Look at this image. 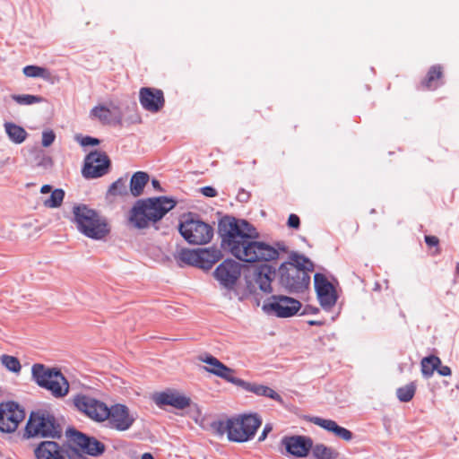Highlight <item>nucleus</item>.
<instances>
[{"label":"nucleus","mask_w":459,"mask_h":459,"mask_svg":"<svg viewBox=\"0 0 459 459\" xmlns=\"http://www.w3.org/2000/svg\"><path fill=\"white\" fill-rule=\"evenodd\" d=\"M437 371L440 376L444 377H447L452 374L451 368L448 366H442L441 364L438 368H437Z\"/></svg>","instance_id":"obj_47"},{"label":"nucleus","mask_w":459,"mask_h":459,"mask_svg":"<svg viewBox=\"0 0 459 459\" xmlns=\"http://www.w3.org/2000/svg\"><path fill=\"white\" fill-rule=\"evenodd\" d=\"M91 116L103 125H111L121 120V111L117 106L111 108L97 106L91 109Z\"/></svg>","instance_id":"obj_21"},{"label":"nucleus","mask_w":459,"mask_h":459,"mask_svg":"<svg viewBox=\"0 0 459 459\" xmlns=\"http://www.w3.org/2000/svg\"><path fill=\"white\" fill-rule=\"evenodd\" d=\"M244 390L254 393L256 395L271 398L281 404L283 403L281 396L269 386L247 382V385H245Z\"/></svg>","instance_id":"obj_25"},{"label":"nucleus","mask_w":459,"mask_h":459,"mask_svg":"<svg viewBox=\"0 0 459 459\" xmlns=\"http://www.w3.org/2000/svg\"><path fill=\"white\" fill-rule=\"evenodd\" d=\"M182 237L192 245H204L213 237V229L209 224L195 219L186 220L179 224Z\"/></svg>","instance_id":"obj_7"},{"label":"nucleus","mask_w":459,"mask_h":459,"mask_svg":"<svg viewBox=\"0 0 459 459\" xmlns=\"http://www.w3.org/2000/svg\"><path fill=\"white\" fill-rule=\"evenodd\" d=\"M51 190H52V187L49 185H44L40 188V192L42 194H48V193L51 192Z\"/></svg>","instance_id":"obj_48"},{"label":"nucleus","mask_w":459,"mask_h":459,"mask_svg":"<svg viewBox=\"0 0 459 459\" xmlns=\"http://www.w3.org/2000/svg\"><path fill=\"white\" fill-rule=\"evenodd\" d=\"M126 194V185L123 178H118L113 182L108 190V195L112 196L123 195Z\"/></svg>","instance_id":"obj_38"},{"label":"nucleus","mask_w":459,"mask_h":459,"mask_svg":"<svg viewBox=\"0 0 459 459\" xmlns=\"http://www.w3.org/2000/svg\"><path fill=\"white\" fill-rule=\"evenodd\" d=\"M109 415L106 420L108 426L117 431H126L131 428L134 422V418L130 414L129 409L120 403H117L108 408Z\"/></svg>","instance_id":"obj_15"},{"label":"nucleus","mask_w":459,"mask_h":459,"mask_svg":"<svg viewBox=\"0 0 459 459\" xmlns=\"http://www.w3.org/2000/svg\"><path fill=\"white\" fill-rule=\"evenodd\" d=\"M241 273V265L232 259H226L214 271V277L226 288H232Z\"/></svg>","instance_id":"obj_17"},{"label":"nucleus","mask_w":459,"mask_h":459,"mask_svg":"<svg viewBox=\"0 0 459 459\" xmlns=\"http://www.w3.org/2000/svg\"><path fill=\"white\" fill-rule=\"evenodd\" d=\"M273 273L270 266H264L258 270L254 276V281L260 290L264 293H271L273 291L272 281Z\"/></svg>","instance_id":"obj_23"},{"label":"nucleus","mask_w":459,"mask_h":459,"mask_svg":"<svg viewBox=\"0 0 459 459\" xmlns=\"http://www.w3.org/2000/svg\"><path fill=\"white\" fill-rule=\"evenodd\" d=\"M2 365L10 372L14 374H20L22 370V365L18 358L4 354L0 357Z\"/></svg>","instance_id":"obj_33"},{"label":"nucleus","mask_w":459,"mask_h":459,"mask_svg":"<svg viewBox=\"0 0 459 459\" xmlns=\"http://www.w3.org/2000/svg\"><path fill=\"white\" fill-rule=\"evenodd\" d=\"M201 193L207 197H214L217 195V190L212 186H204L201 188Z\"/></svg>","instance_id":"obj_45"},{"label":"nucleus","mask_w":459,"mask_h":459,"mask_svg":"<svg viewBox=\"0 0 459 459\" xmlns=\"http://www.w3.org/2000/svg\"><path fill=\"white\" fill-rule=\"evenodd\" d=\"M177 202L167 196L138 200L130 210L128 221L136 229H145L151 222H157L172 210Z\"/></svg>","instance_id":"obj_2"},{"label":"nucleus","mask_w":459,"mask_h":459,"mask_svg":"<svg viewBox=\"0 0 459 459\" xmlns=\"http://www.w3.org/2000/svg\"><path fill=\"white\" fill-rule=\"evenodd\" d=\"M440 364L441 359L437 356L430 355L423 358L420 361V368L423 377L426 378L431 377Z\"/></svg>","instance_id":"obj_28"},{"label":"nucleus","mask_w":459,"mask_h":459,"mask_svg":"<svg viewBox=\"0 0 459 459\" xmlns=\"http://www.w3.org/2000/svg\"><path fill=\"white\" fill-rule=\"evenodd\" d=\"M87 446H84L83 451L91 455H100L105 450L103 443L100 442L96 438L89 437V442H86Z\"/></svg>","instance_id":"obj_37"},{"label":"nucleus","mask_w":459,"mask_h":459,"mask_svg":"<svg viewBox=\"0 0 459 459\" xmlns=\"http://www.w3.org/2000/svg\"><path fill=\"white\" fill-rule=\"evenodd\" d=\"M64 197L65 192L63 189H55L52 191L50 196L43 202V204L46 207L56 208L62 204Z\"/></svg>","instance_id":"obj_36"},{"label":"nucleus","mask_w":459,"mask_h":459,"mask_svg":"<svg viewBox=\"0 0 459 459\" xmlns=\"http://www.w3.org/2000/svg\"><path fill=\"white\" fill-rule=\"evenodd\" d=\"M70 439L73 443L80 446L82 450L84 446H87L86 442H89V437L76 430L71 433Z\"/></svg>","instance_id":"obj_40"},{"label":"nucleus","mask_w":459,"mask_h":459,"mask_svg":"<svg viewBox=\"0 0 459 459\" xmlns=\"http://www.w3.org/2000/svg\"><path fill=\"white\" fill-rule=\"evenodd\" d=\"M142 459H154V458L150 453H144L142 455Z\"/></svg>","instance_id":"obj_50"},{"label":"nucleus","mask_w":459,"mask_h":459,"mask_svg":"<svg viewBox=\"0 0 459 459\" xmlns=\"http://www.w3.org/2000/svg\"><path fill=\"white\" fill-rule=\"evenodd\" d=\"M56 135L52 130L44 131L42 134V145L44 147L50 146L55 141Z\"/></svg>","instance_id":"obj_42"},{"label":"nucleus","mask_w":459,"mask_h":459,"mask_svg":"<svg viewBox=\"0 0 459 459\" xmlns=\"http://www.w3.org/2000/svg\"><path fill=\"white\" fill-rule=\"evenodd\" d=\"M139 100L142 107L152 113L160 111L165 104L163 91L160 89L149 87L141 88Z\"/></svg>","instance_id":"obj_18"},{"label":"nucleus","mask_w":459,"mask_h":459,"mask_svg":"<svg viewBox=\"0 0 459 459\" xmlns=\"http://www.w3.org/2000/svg\"><path fill=\"white\" fill-rule=\"evenodd\" d=\"M24 418V410L17 403L10 401L0 403V431L14 432Z\"/></svg>","instance_id":"obj_11"},{"label":"nucleus","mask_w":459,"mask_h":459,"mask_svg":"<svg viewBox=\"0 0 459 459\" xmlns=\"http://www.w3.org/2000/svg\"><path fill=\"white\" fill-rule=\"evenodd\" d=\"M287 225L290 228L299 229L300 225L299 217L297 214H290L288 218Z\"/></svg>","instance_id":"obj_43"},{"label":"nucleus","mask_w":459,"mask_h":459,"mask_svg":"<svg viewBox=\"0 0 459 459\" xmlns=\"http://www.w3.org/2000/svg\"><path fill=\"white\" fill-rule=\"evenodd\" d=\"M301 303L293 298L283 295H273L264 304V310L278 317H290L298 313Z\"/></svg>","instance_id":"obj_9"},{"label":"nucleus","mask_w":459,"mask_h":459,"mask_svg":"<svg viewBox=\"0 0 459 459\" xmlns=\"http://www.w3.org/2000/svg\"><path fill=\"white\" fill-rule=\"evenodd\" d=\"M74 215L78 230L92 239H102L110 232L106 218L85 204L74 207Z\"/></svg>","instance_id":"obj_4"},{"label":"nucleus","mask_w":459,"mask_h":459,"mask_svg":"<svg viewBox=\"0 0 459 459\" xmlns=\"http://www.w3.org/2000/svg\"><path fill=\"white\" fill-rule=\"evenodd\" d=\"M281 283L290 292L306 290L310 282V275L297 267H287L281 272Z\"/></svg>","instance_id":"obj_13"},{"label":"nucleus","mask_w":459,"mask_h":459,"mask_svg":"<svg viewBox=\"0 0 459 459\" xmlns=\"http://www.w3.org/2000/svg\"><path fill=\"white\" fill-rule=\"evenodd\" d=\"M312 455L316 459H337L339 453L333 447L324 444H313Z\"/></svg>","instance_id":"obj_29"},{"label":"nucleus","mask_w":459,"mask_h":459,"mask_svg":"<svg viewBox=\"0 0 459 459\" xmlns=\"http://www.w3.org/2000/svg\"><path fill=\"white\" fill-rule=\"evenodd\" d=\"M417 385L414 382L409 383L404 386H401L396 390V396L402 403H408L412 400L415 395Z\"/></svg>","instance_id":"obj_32"},{"label":"nucleus","mask_w":459,"mask_h":459,"mask_svg":"<svg viewBox=\"0 0 459 459\" xmlns=\"http://www.w3.org/2000/svg\"><path fill=\"white\" fill-rule=\"evenodd\" d=\"M152 184L155 189H157L159 191H162L160 182L157 179H152Z\"/></svg>","instance_id":"obj_49"},{"label":"nucleus","mask_w":459,"mask_h":459,"mask_svg":"<svg viewBox=\"0 0 459 459\" xmlns=\"http://www.w3.org/2000/svg\"><path fill=\"white\" fill-rule=\"evenodd\" d=\"M34 454L37 459H83V455L77 450H74L71 454L57 442L55 441H42L34 449Z\"/></svg>","instance_id":"obj_12"},{"label":"nucleus","mask_w":459,"mask_h":459,"mask_svg":"<svg viewBox=\"0 0 459 459\" xmlns=\"http://www.w3.org/2000/svg\"><path fill=\"white\" fill-rule=\"evenodd\" d=\"M308 324L311 325H321L320 322L314 321V320L309 321Z\"/></svg>","instance_id":"obj_51"},{"label":"nucleus","mask_w":459,"mask_h":459,"mask_svg":"<svg viewBox=\"0 0 459 459\" xmlns=\"http://www.w3.org/2000/svg\"><path fill=\"white\" fill-rule=\"evenodd\" d=\"M220 252L216 250L211 252L208 250L195 251L183 249L179 253L180 260L188 264H195L204 260L209 261L211 264H214L220 259Z\"/></svg>","instance_id":"obj_20"},{"label":"nucleus","mask_w":459,"mask_h":459,"mask_svg":"<svg viewBox=\"0 0 459 459\" xmlns=\"http://www.w3.org/2000/svg\"><path fill=\"white\" fill-rule=\"evenodd\" d=\"M31 378L56 399H63L69 394L70 384L58 368L35 363L31 366Z\"/></svg>","instance_id":"obj_3"},{"label":"nucleus","mask_w":459,"mask_h":459,"mask_svg":"<svg viewBox=\"0 0 459 459\" xmlns=\"http://www.w3.org/2000/svg\"><path fill=\"white\" fill-rule=\"evenodd\" d=\"M153 401L160 408L165 405H169L178 410H184L191 404V399L188 396L176 390H167L158 393L153 395Z\"/></svg>","instance_id":"obj_19"},{"label":"nucleus","mask_w":459,"mask_h":459,"mask_svg":"<svg viewBox=\"0 0 459 459\" xmlns=\"http://www.w3.org/2000/svg\"><path fill=\"white\" fill-rule=\"evenodd\" d=\"M200 359L209 366L205 367L204 369L211 374L218 377L221 369L225 370V365L212 355H205L204 357H201Z\"/></svg>","instance_id":"obj_31"},{"label":"nucleus","mask_w":459,"mask_h":459,"mask_svg":"<svg viewBox=\"0 0 459 459\" xmlns=\"http://www.w3.org/2000/svg\"><path fill=\"white\" fill-rule=\"evenodd\" d=\"M425 242L429 247H436L435 255L440 254L439 239L436 236H425Z\"/></svg>","instance_id":"obj_41"},{"label":"nucleus","mask_w":459,"mask_h":459,"mask_svg":"<svg viewBox=\"0 0 459 459\" xmlns=\"http://www.w3.org/2000/svg\"><path fill=\"white\" fill-rule=\"evenodd\" d=\"M261 425L262 419L256 413L244 414L220 423V427L227 432L229 440L238 443L252 439Z\"/></svg>","instance_id":"obj_5"},{"label":"nucleus","mask_w":459,"mask_h":459,"mask_svg":"<svg viewBox=\"0 0 459 459\" xmlns=\"http://www.w3.org/2000/svg\"><path fill=\"white\" fill-rule=\"evenodd\" d=\"M315 289L320 305L324 308H331L337 301V294L333 285L321 273L314 276Z\"/></svg>","instance_id":"obj_16"},{"label":"nucleus","mask_w":459,"mask_h":459,"mask_svg":"<svg viewBox=\"0 0 459 459\" xmlns=\"http://www.w3.org/2000/svg\"><path fill=\"white\" fill-rule=\"evenodd\" d=\"M273 430V428L270 424H266L264 427V429L261 433V435L259 436L258 437V441L259 442H262L264 440H265V438L267 437L268 434Z\"/></svg>","instance_id":"obj_46"},{"label":"nucleus","mask_w":459,"mask_h":459,"mask_svg":"<svg viewBox=\"0 0 459 459\" xmlns=\"http://www.w3.org/2000/svg\"><path fill=\"white\" fill-rule=\"evenodd\" d=\"M456 271H457V273H459V263H457V264H456Z\"/></svg>","instance_id":"obj_52"},{"label":"nucleus","mask_w":459,"mask_h":459,"mask_svg":"<svg viewBox=\"0 0 459 459\" xmlns=\"http://www.w3.org/2000/svg\"><path fill=\"white\" fill-rule=\"evenodd\" d=\"M4 129L9 139L16 144L23 143L27 138L28 134L26 130L23 127L17 126L16 124L12 122H5Z\"/></svg>","instance_id":"obj_27"},{"label":"nucleus","mask_w":459,"mask_h":459,"mask_svg":"<svg viewBox=\"0 0 459 459\" xmlns=\"http://www.w3.org/2000/svg\"><path fill=\"white\" fill-rule=\"evenodd\" d=\"M290 267L304 271L307 274L314 271V264L303 255L294 254L290 256Z\"/></svg>","instance_id":"obj_30"},{"label":"nucleus","mask_w":459,"mask_h":459,"mask_svg":"<svg viewBox=\"0 0 459 459\" xmlns=\"http://www.w3.org/2000/svg\"><path fill=\"white\" fill-rule=\"evenodd\" d=\"M22 72L25 76L31 78L41 77L49 79L50 77V73L48 69L37 65H27L23 68Z\"/></svg>","instance_id":"obj_35"},{"label":"nucleus","mask_w":459,"mask_h":459,"mask_svg":"<svg viewBox=\"0 0 459 459\" xmlns=\"http://www.w3.org/2000/svg\"><path fill=\"white\" fill-rule=\"evenodd\" d=\"M149 181V175L143 171L135 172L130 180V192L134 196L137 197L141 195L143 192V189L146 184Z\"/></svg>","instance_id":"obj_26"},{"label":"nucleus","mask_w":459,"mask_h":459,"mask_svg":"<svg viewBox=\"0 0 459 459\" xmlns=\"http://www.w3.org/2000/svg\"><path fill=\"white\" fill-rule=\"evenodd\" d=\"M75 408L90 419L103 422L109 415L108 407L101 401L85 394H77L73 398Z\"/></svg>","instance_id":"obj_8"},{"label":"nucleus","mask_w":459,"mask_h":459,"mask_svg":"<svg viewBox=\"0 0 459 459\" xmlns=\"http://www.w3.org/2000/svg\"><path fill=\"white\" fill-rule=\"evenodd\" d=\"M443 77V67L439 65H432L426 78L421 82V86L425 90H436L440 85Z\"/></svg>","instance_id":"obj_24"},{"label":"nucleus","mask_w":459,"mask_h":459,"mask_svg":"<svg viewBox=\"0 0 459 459\" xmlns=\"http://www.w3.org/2000/svg\"><path fill=\"white\" fill-rule=\"evenodd\" d=\"M312 422L314 424L321 427L322 429L333 433L335 435V437H337L342 440L350 441L353 437V434L351 431H350L349 429H347L343 427L339 426L333 420H326V419H322L319 417H315L312 420Z\"/></svg>","instance_id":"obj_22"},{"label":"nucleus","mask_w":459,"mask_h":459,"mask_svg":"<svg viewBox=\"0 0 459 459\" xmlns=\"http://www.w3.org/2000/svg\"><path fill=\"white\" fill-rule=\"evenodd\" d=\"M13 99L19 104L22 105H31L39 103L42 99L39 96L24 94V95H13Z\"/></svg>","instance_id":"obj_39"},{"label":"nucleus","mask_w":459,"mask_h":459,"mask_svg":"<svg viewBox=\"0 0 459 459\" xmlns=\"http://www.w3.org/2000/svg\"><path fill=\"white\" fill-rule=\"evenodd\" d=\"M281 445L288 455L297 457H307L313 448V440L310 437L302 435L285 436L281 438Z\"/></svg>","instance_id":"obj_14"},{"label":"nucleus","mask_w":459,"mask_h":459,"mask_svg":"<svg viewBox=\"0 0 459 459\" xmlns=\"http://www.w3.org/2000/svg\"><path fill=\"white\" fill-rule=\"evenodd\" d=\"M224 369H221V373L219 374V377L226 380L227 382H230L237 386H239L241 388H245V385H247V382L245 381V380H242L240 378H238L235 377V370L227 367L226 365L224 366Z\"/></svg>","instance_id":"obj_34"},{"label":"nucleus","mask_w":459,"mask_h":459,"mask_svg":"<svg viewBox=\"0 0 459 459\" xmlns=\"http://www.w3.org/2000/svg\"><path fill=\"white\" fill-rule=\"evenodd\" d=\"M219 235L221 246L237 259L246 263L269 262L279 257V250L287 251L283 243L273 247L258 241L256 229L245 220L226 216L219 221Z\"/></svg>","instance_id":"obj_1"},{"label":"nucleus","mask_w":459,"mask_h":459,"mask_svg":"<svg viewBox=\"0 0 459 459\" xmlns=\"http://www.w3.org/2000/svg\"><path fill=\"white\" fill-rule=\"evenodd\" d=\"M62 428L56 422L55 417L45 412H31L25 427V436L34 437H60Z\"/></svg>","instance_id":"obj_6"},{"label":"nucleus","mask_w":459,"mask_h":459,"mask_svg":"<svg viewBox=\"0 0 459 459\" xmlns=\"http://www.w3.org/2000/svg\"><path fill=\"white\" fill-rule=\"evenodd\" d=\"M110 164V160L104 152H91L85 157L82 174L87 179L100 178L108 172Z\"/></svg>","instance_id":"obj_10"},{"label":"nucleus","mask_w":459,"mask_h":459,"mask_svg":"<svg viewBox=\"0 0 459 459\" xmlns=\"http://www.w3.org/2000/svg\"><path fill=\"white\" fill-rule=\"evenodd\" d=\"M100 140L97 138H93L91 136H85L81 140V144L82 146H88V145H98L100 144Z\"/></svg>","instance_id":"obj_44"}]
</instances>
